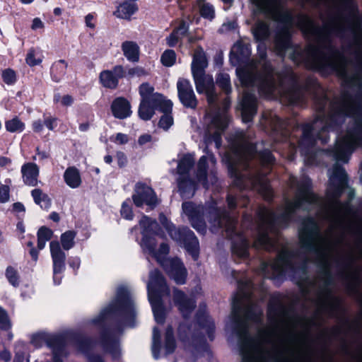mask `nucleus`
<instances>
[{"label": "nucleus", "mask_w": 362, "mask_h": 362, "mask_svg": "<svg viewBox=\"0 0 362 362\" xmlns=\"http://www.w3.org/2000/svg\"><path fill=\"white\" fill-rule=\"evenodd\" d=\"M257 8L274 21L283 24L275 39L277 54L288 55L293 61L304 62L311 69L327 74L334 72L344 84L356 90L353 96L344 91L340 98L330 102L327 95L316 100L315 119L303 127L298 147H312L317 140L326 143L329 132L342 122L349 127L338 136L331 151L334 159H349L352 153L362 147V13L351 9L346 16L327 22L322 27L315 25L308 16L300 18L302 31L313 40L303 51L291 44L289 29L293 21L284 9L282 0H252Z\"/></svg>", "instance_id": "f257e3e1"}, {"label": "nucleus", "mask_w": 362, "mask_h": 362, "mask_svg": "<svg viewBox=\"0 0 362 362\" xmlns=\"http://www.w3.org/2000/svg\"><path fill=\"white\" fill-rule=\"evenodd\" d=\"M240 302L235 303L233 317L240 339L243 362H291L282 355L288 346L290 331L281 329L279 319L272 325L259 329L252 339L248 334L250 322L259 325L262 310L251 299L253 284L250 280L238 282Z\"/></svg>", "instance_id": "f03ea898"}, {"label": "nucleus", "mask_w": 362, "mask_h": 362, "mask_svg": "<svg viewBox=\"0 0 362 362\" xmlns=\"http://www.w3.org/2000/svg\"><path fill=\"white\" fill-rule=\"evenodd\" d=\"M259 60L251 61L244 66L250 55V47L242 42H236L232 47L230 62L238 65L236 74L245 88H256L261 95L269 98H279L281 103L288 105H302L305 100L304 90L293 85L288 90L283 87L284 80L273 71L270 64L266 60L265 47L262 46Z\"/></svg>", "instance_id": "7ed1b4c3"}, {"label": "nucleus", "mask_w": 362, "mask_h": 362, "mask_svg": "<svg viewBox=\"0 0 362 362\" xmlns=\"http://www.w3.org/2000/svg\"><path fill=\"white\" fill-rule=\"evenodd\" d=\"M257 158L262 165H269L274 161L271 152L265 150L256 151V147L242 132H238L231 144V148L226 152L223 158L228 165V170L234 177V184L239 188L252 187L261 194L267 200L272 197V190L268 180L261 175H255L250 171L248 161Z\"/></svg>", "instance_id": "20e7f679"}, {"label": "nucleus", "mask_w": 362, "mask_h": 362, "mask_svg": "<svg viewBox=\"0 0 362 362\" xmlns=\"http://www.w3.org/2000/svg\"><path fill=\"white\" fill-rule=\"evenodd\" d=\"M139 224L143 229V239L141 245L144 251L155 258L177 284H184L187 271L180 259H166L169 252L168 245L165 243H161L158 250H156V240L154 235H159V228L156 221L147 216H143Z\"/></svg>", "instance_id": "39448f33"}, {"label": "nucleus", "mask_w": 362, "mask_h": 362, "mask_svg": "<svg viewBox=\"0 0 362 362\" xmlns=\"http://www.w3.org/2000/svg\"><path fill=\"white\" fill-rule=\"evenodd\" d=\"M209 214L212 226L224 228L227 236L232 240L233 252L241 258L247 257L249 243L245 237L236 230L234 216L221 211L216 203L211 207Z\"/></svg>", "instance_id": "423d86ee"}, {"label": "nucleus", "mask_w": 362, "mask_h": 362, "mask_svg": "<svg viewBox=\"0 0 362 362\" xmlns=\"http://www.w3.org/2000/svg\"><path fill=\"white\" fill-rule=\"evenodd\" d=\"M147 289L148 300L152 307L155 320L158 323H163L165 314L161 298L168 296L170 291L166 286L163 277L158 270L155 269L150 272Z\"/></svg>", "instance_id": "0eeeda50"}, {"label": "nucleus", "mask_w": 362, "mask_h": 362, "mask_svg": "<svg viewBox=\"0 0 362 362\" xmlns=\"http://www.w3.org/2000/svg\"><path fill=\"white\" fill-rule=\"evenodd\" d=\"M159 221L166 229L170 236L180 244L196 258L199 242L194 233L188 228L176 229L163 214L160 215Z\"/></svg>", "instance_id": "6e6552de"}, {"label": "nucleus", "mask_w": 362, "mask_h": 362, "mask_svg": "<svg viewBox=\"0 0 362 362\" xmlns=\"http://www.w3.org/2000/svg\"><path fill=\"white\" fill-rule=\"evenodd\" d=\"M228 116L225 110L207 112L204 122L206 125V136L209 140L215 142L216 148L221 144V135L228 123Z\"/></svg>", "instance_id": "1a4fd4ad"}, {"label": "nucleus", "mask_w": 362, "mask_h": 362, "mask_svg": "<svg viewBox=\"0 0 362 362\" xmlns=\"http://www.w3.org/2000/svg\"><path fill=\"white\" fill-rule=\"evenodd\" d=\"M134 302L126 287L118 288L116 300L107 308L104 309L98 317L93 320V323L99 325L105 320L107 315L117 310L131 313L134 310Z\"/></svg>", "instance_id": "9d476101"}, {"label": "nucleus", "mask_w": 362, "mask_h": 362, "mask_svg": "<svg viewBox=\"0 0 362 362\" xmlns=\"http://www.w3.org/2000/svg\"><path fill=\"white\" fill-rule=\"evenodd\" d=\"M194 163L192 155L187 154L183 156L177 165V173L180 175L178 178V187L182 197L189 198L194 195L196 183L188 178L187 173Z\"/></svg>", "instance_id": "9b49d317"}, {"label": "nucleus", "mask_w": 362, "mask_h": 362, "mask_svg": "<svg viewBox=\"0 0 362 362\" xmlns=\"http://www.w3.org/2000/svg\"><path fill=\"white\" fill-rule=\"evenodd\" d=\"M132 199L134 204L138 207L146 205L149 209H153L158 204L154 191L150 187L142 183L136 185Z\"/></svg>", "instance_id": "f8f14e48"}, {"label": "nucleus", "mask_w": 362, "mask_h": 362, "mask_svg": "<svg viewBox=\"0 0 362 362\" xmlns=\"http://www.w3.org/2000/svg\"><path fill=\"white\" fill-rule=\"evenodd\" d=\"M182 210L192 227L199 233H204L206 224L203 220V207L192 202H185L182 204Z\"/></svg>", "instance_id": "ddd939ff"}, {"label": "nucleus", "mask_w": 362, "mask_h": 362, "mask_svg": "<svg viewBox=\"0 0 362 362\" xmlns=\"http://www.w3.org/2000/svg\"><path fill=\"white\" fill-rule=\"evenodd\" d=\"M193 78L197 92L199 93H205L209 104L212 105L217 98L212 76L205 75L203 73L202 74L193 76Z\"/></svg>", "instance_id": "4468645a"}, {"label": "nucleus", "mask_w": 362, "mask_h": 362, "mask_svg": "<svg viewBox=\"0 0 362 362\" xmlns=\"http://www.w3.org/2000/svg\"><path fill=\"white\" fill-rule=\"evenodd\" d=\"M177 89L179 99L185 107L192 109L197 107V99L189 80L179 78L177 82Z\"/></svg>", "instance_id": "2eb2a0df"}, {"label": "nucleus", "mask_w": 362, "mask_h": 362, "mask_svg": "<svg viewBox=\"0 0 362 362\" xmlns=\"http://www.w3.org/2000/svg\"><path fill=\"white\" fill-rule=\"evenodd\" d=\"M139 94L141 97V102H152L153 105H163L165 110H169L173 106L172 103L165 100L161 94L154 93V88L147 83L139 86Z\"/></svg>", "instance_id": "dca6fc26"}, {"label": "nucleus", "mask_w": 362, "mask_h": 362, "mask_svg": "<svg viewBox=\"0 0 362 362\" xmlns=\"http://www.w3.org/2000/svg\"><path fill=\"white\" fill-rule=\"evenodd\" d=\"M125 76V71L122 66H115L112 70H105L100 74V81L107 88L115 89L118 85L119 78Z\"/></svg>", "instance_id": "f3484780"}, {"label": "nucleus", "mask_w": 362, "mask_h": 362, "mask_svg": "<svg viewBox=\"0 0 362 362\" xmlns=\"http://www.w3.org/2000/svg\"><path fill=\"white\" fill-rule=\"evenodd\" d=\"M257 111V99L252 93L245 90L241 102V114L244 122L252 120Z\"/></svg>", "instance_id": "a211bd4d"}, {"label": "nucleus", "mask_w": 362, "mask_h": 362, "mask_svg": "<svg viewBox=\"0 0 362 362\" xmlns=\"http://www.w3.org/2000/svg\"><path fill=\"white\" fill-rule=\"evenodd\" d=\"M173 300L185 317L194 308V301L187 299L185 293L177 289L173 291Z\"/></svg>", "instance_id": "6ab92c4d"}, {"label": "nucleus", "mask_w": 362, "mask_h": 362, "mask_svg": "<svg viewBox=\"0 0 362 362\" xmlns=\"http://www.w3.org/2000/svg\"><path fill=\"white\" fill-rule=\"evenodd\" d=\"M137 11L138 6L135 1L132 0H125L117 6L113 15L118 18L129 21L131 20L132 16Z\"/></svg>", "instance_id": "aec40b11"}, {"label": "nucleus", "mask_w": 362, "mask_h": 362, "mask_svg": "<svg viewBox=\"0 0 362 362\" xmlns=\"http://www.w3.org/2000/svg\"><path fill=\"white\" fill-rule=\"evenodd\" d=\"M113 115L118 119H124L132 114L131 106L129 102L123 98H116L111 105Z\"/></svg>", "instance_id": "412c9836"}, {"label": "nucleus", "mask_w": 362, "mask_h": 362, "mask_svg": "<svg viewBox=\"0 0 362 362\" xmlns=\"http://www.w3.org/2000/svg\"><path fill=\"white\" fill-rule=\"evenodd\" d=\"M23 181L26 185L35 186L37 183L39 168L34 163H27L21 168Z\"/></svg>", "instance_id": "4be33fe9"}, {"label": "nucleus", "mask_w": 362, "mask_h": 362, "mask_svg": "<svg viewBox=\"0 0 362 362\" xmlns=\"http://www.w3.org/2000/svg\"><path fill=\"white\" fill-rule=\"evenodd\" d=\"M207 64L208 63L204 50L202 48H197L194 52L192 63V76L202 74Z\"/></svg>", "instance_id": "5701e85b"}, {"label": "nucleus", "mask_w": 362, "mask_h": 362, "mask_svg": "<svg viewBox=\"0 0 362 362\" xmlns=\"http://www.w3.org/2000/svg\"><path fill=\"white\" fill-rule=\"evenodd\" d=\"M207 160H209L211 164L216 163V159L212 154L207 156H203L199 160L197 165V170L196 173V177L197 182L202 184L205 187H208L206 182V164Z\"/></svg>", "instance_id": "b1692460"}, {"label": "nucleus", "mask_w": 362, "mask_h": 362, "mask_svg": "<svg viewBox=\"0 0 362 362\" xmlns=\"http://www.w3.org/2000/svg\"><path fill=\"white\" fill-rule=\"evenodd\" d=\"M66 184L71 188L75 189L81 185V177L78 170L75 167H69L64 173Z\"/></svg>", "instance_id": "393cba45"}, {"label": "nucleus", "mask_w": 362, "mask_h": 362, "mask_svg": "<svg viewBox=\"0 0 362 362\" xmlns=\"http://www.w3.org/2000/svg\"><path fill=\"white\" fill-rule=\"evenodd\" d=\"M188 30V26L184 21H181L180 25L176 27L169 37L166 38V42L168 46H175L182 38L186 35Z\"/></svg>", "instance_id": "a878e982"}, {"label": "nucleus", "mask_w": 362, "mask_h": 362, "mask_svg": "<svg viewBox=\"0 0 362 362\" xmlns=\"http://www.w3.org/2000/svg\"><path fill=\"white\" fill-rule=\"evenodd\" d=\"M122 49L124 57L130 62H137L139 58V47L132 41H126L122 44Z\"/></svg>", "instance_id": "bb28decb"}, {"label": "nucleus", "mask_w": 362, "mask_h": 362, "mask_svg": "<svg viewBox=\"0 0 362 362\" xmlns=\"http://www.w3.org/2000/svg\"><path fill=\"white\" fill-rule=\"evenodd\" d=\"M156 108L160 109L161 111H166L164 110L163 105H153L152 102H141L139 108V115L144 120H149L153 115L154 110Z\"/></svg>", "instance_id": "cd10ccee"}, {"label": "nucleus", "mask_w": 362, "mask_h": 362, "mask_svg": "<svg viewBox=\"0 0 362 362\" xmlns=\"http://www.w3.org/2000/svg\"><path fill=\"white\" fill-rule=\"evenodd\" d=\"M252 33L257 40H264L269 35V25L264 21H257L252 29Z\"/></svg>", "instance_id": "c85d7f7f"}, {"label": "nucleus", "mask_w": 362, "mask_h": 362, "mask_svg": "<svg viewBox=\"0 0 362 362\" xmlns=\"http://www.w3.org/2000/svg\"><path fill=\"white\" fill-rule=\"evenodd\" d=\"M197 5L199 9V13L201 16L209 20H212L215 16V11L214 6L206 2L204 0H199L197 1Z\"/></svg>", "instance_id": "c756f323"}, {"label": "nucleus", "mask_w": 362, "mask_h": 362, "mask_svg": "<svg viewBox=\"0 0 362 362\" xmlns=\"http://www.w3.org/2000/svg\"><path fill=\"white\" fill-rule=\"evenodd\" d=\"M52 236V231L46 228L42 227L37 232V247L39 250H42L46 243L51 239Z\"/></svg>", "instance_id": "7c9ffc66"}, {"label": "nucleus", "mask_w": 362, "mask_h": 362, "mask_svg": "<svg viewBox=\"0 0 362 362\" xmlns=\"http://www.w3.org/2000/svg\"><path fill=\"white\" fill-rule=\"evenodd\" d=\"M32 196L36 204L40 205L42 209H48L50 206V200L47 196L40 189H35L32 191Z\"/></svg>", "instance_id": "2f4dec72"}, {"label": "nucleus", "mask_w": 362, "mask_h": 362, "mask_svg": "<svg viewBox=\"0 0 362 362\" xmlns=\"http://www.w3.org/2000/svg\"><path fill=\"white\" fill-rule=\"evenodd\" d=\"M216 83L226 93L231 91L230 76L226 73H220L216 78Z\"/></svg>", "instance_id": "473e14b6"}, {"label": "nucleus", "mask_w": 362, "mask_h": 362, "mask_svg": "<svg viewBox=\"0 0 362 362\" xmlns=\"http://www.w3.org/2000/svg\"><path fill=\"white\" fill-rule=\"evenodd\" d=\"M6 129L10 132H21L25 129V124L15 117L6 122Z\"/></svg>", "instance_id": "72a5a7b5"}, {"label": "nucleus", "mask_w": 362, "mask_h": 362, "mask_svg": "<svg viewBox=\"0 0 362 362\" xmlns=\"http://www.w3.org/2000/svg\"><path fill=\"white\" fill-rule=\"evenodd\" d=\"M49 247L52 261L65 260V253L62 250L59 242L52 241L49 244Z\"/></svg>", "instance_id": "f704fd0d"}, {"label": "nucleus", "mask_w": 362, "mask_h": 362, "mask_svg": "<svg viewBox=\"0 0 362 362\" xmlns=\"http://www.w3.org/2000/svg\"><path fill=\"white\" fill-rule=\"evenodd\" d=\"M52 336L44 332L37 333L34 334L32 337L31 342L35 346H41L43 344L51 346L50 340Z\"/></svg>", "instance_id": "c9c22d12"}, {"label": "nucleus", "mask_w": 362, "mask_h": 362, "mask_svg": "<svg viewBox=\"0 0 362 362\" xmlns=\"http://www.w3.org/2000/svg\"><path fill=\"white\" fill-rule=\"evenodd\" d=\"M160 349V331L154 327L153 330V343H152V354L154 358H159V351Z\"/></svg>", "instance_id": "e433bc0d"}, {"label": "nucleus", "mask_w": 362, "mask_h": 362, "mask_svg": "<svg viewBox=\"0 0 362 362\" xmlns=\"http://www.w3.org/2000/svg\"><path fill=\"white\" fill-rule=\"evenodd\" d=\"M76 233L72 230H68L61 235V243L64 250L71 249L74 245Z\"/></svg>", "instance_id": "4c0bfd02"}, {"label": "nucleus", "mask_w": 362, "mask_h": 362, "mask_svg": "<svg viewBox=\"0 0 362 362\" xmlns=\"http://www.w3.org/2000/svg\"><path fill=\"white\" fill-rule=\"evenodd\" d=\"M25 62L30 66H34L40 64L42 62V59L39 53L37 52L35 49L31 48L28 51Z\"/></svg>", "instance_id": "58836bf2"}, {"label": "nucleus", "mask_w": 362, "mask_h": 362, "mask_svg": "<svg viewBox=\"0 0 362 362\" xmlns=\"http://www.w3.org/2000/svg\"><path fill=\"white\" fill-rule=\"evenodd\" d=\"M176 60L175 52L172 49L165 50L160 58L162 64L165 66H172Z\"/></svg>", "instance_id": "ea45409f"}, {"label": "nucleus", "mask_w": 362, "mask_h": 362, "mask_svg": "<svg viewBox=\"0 0 362 362\" xmlns=\"http://www.w3.org/2000/svg\"><path fill=\"white\" fill-rule=\"evenodd\" d=\"M171 109L172 107L168 111H163L164 114L159 121V127L164 130H168L173 124V119L170 115Z\"/></svg>", "instance_id": "a19ab883"}, {"label": "nucleus", "mask_w": 362, "mask_h": 362, "mask_svg": "<svg viewBox=\"0 0 362 362\" xmlns=\"http://www.w3.org/2000/svg\"><path fill=\"white\" fill-rule=\"evenodd\" d=\"M165 348L168 354L172 353L175 348V342L173 336V330L171 327H168L165 332Z\"/></svg>", "instance_id": "79ce46f5"}, {"label": "nucleus", "mask_w": 362, "mask_h": 362, "mask_svg": "<svg viewBox=\"0 0 362 362\" xmlns=\"http://www.w3.org/2000/svg\"><path fill=\"white\" fill-rule=\"evenodd\" d=\"M6 276L9 283L13 286H18L19 276L17 270L13 267H8L6 270Z\"/></svg>", "instance_id": "37998d69"}, {"label": "nucleus", "mask_w": 362, "mask_h": 362, "mask_svg": "<svg viewBox=\"0 0 362 362\" xmlns=\"http://www.w3.org/2000/svg\"><path fill=\"white\" fill-rule=\"evenodd\" d=\"M268 119V122L273 127L274 131L279 132L282 131L284 129L286 128L287 124L285 122L282 121L279 117L276 115H273L271 114L270 118H267Z\"/></svg>", "instance_id": "c03bdc74"}, {"label": "nucleus", "mask_w": 362, "mask_h": 362, "mask_svg": "<svg viewBox=\"0 0 362 362\" xmlns=\"http://www.w3.org/2000/svg\"><path fill=\"white\" fill-rule=\"evenodd\" d=\"M65 268V260H54L53 261V271H54V281L56 284H60V279L57 281V275L62 273Z\"/></svg>", "instance_id": "a18cd8bd"}, {"label": "nucleus", "mask_w": 362, "mask_h": 362, "mask_svg": "<svg viewBox=\"0 0 362 362\" xmlns=\"http://www.w3.org/2000/svg\"><path fill=\"white\" fill-rule=\"evenodd\" d=\"M2 78L6 83L13 84L16 80V73L11 69H5L2 72Z\"/></svg>", "instance_id": "49530a36"}, {"label": "nucleus", "mask_w": 362, "mask_h": 362, "mask_svg": "<svg viewBox=\"0 0 362 362\" xmlns=\"http://www.w3.org/2000/svg\"><path fill=\"white\" fill-rule=\"evenodd\" d=\"M11 322L5 310L0 307V328L8 329L11 327Z\"/></svg>", "instance_id": "de8ad7c7"}, {"label": "nucleus", "mask_w": 362, "mask_h": 362, "mask_svg": "<svg viewBox=\"0 0 362 362\" xmlns=\"http://www.w3.org/2000/svg\"><path fill=\"white\" fill-rule=\"evenodd\" d=\"M54 100L57 103H60L64 106H70L74 102V98L69 95H64L63 96L56 95Z\"/></svg>", "instance_id": "09e8293b"}, {"label": "nucleus", "mask_w": 362, "mask_h": 362, "mask_svg": "<svg viewBox=\"0 0 362 362\" xmlns=\"http://www.w3.org/2000/svg\"><path fill=\"white\" fill-rule=\"evenodd\" d=\"M121 214L126 219L132 220L133 218L134 215L132 208L126 202L123 203L122 206Z\"/></svg>", "instance_id": "8fccbe9b"}, {"label": "nucleus", "mask_w": 362, "mask_h": 362, "mask_svg": "<svg viewBox=\"0 0 362 362\" xmlns=\"http://www.w3.org/2000/svg\"><path fill=\"white\" fill-rule=\"evenodd\" d=\"M105 348L107 351L112 353L114 356H116L118 351V344L115 341H104Z\"/></svg>", "instance_id": "3c124183"}, {"label": "nucleus", "mask_w": 362, "mask_h": 362, "mask_svg": "<svg viewBox=\"0 0 362 362\" xmlns=\"http://www.w3.org/2000/svg\"><path fill=\"white\" fill-rule=\"evenodd\" d=\"M9 199V187L6 185L0 186V202L5 203Z\"/></svg>", "instance_id": "603ef678"}, {"label": "nucleus", "mask_w": 362, "mask_h": 362, "mask_svg": "<svg viewBox=\"0 0 362 362\" xmlns=\"http://www.w3.org/2000/svg\"><path fill=\"white\" fill-rule=\"evenodd\" d=\"M112 141L117 144H125L129 141V137L127 134L122 133L117 134L114 137H112Z\"/></svg>", "instance_id": "864d4df0"}, {"label": "nucleus", "mask_w": 362, "mask_h": 362, "mask_svg": "<svg viewBox=\"0 0 362 362\" xmlns=\"http://www.w3.org/2000/svg\"><path fill=\"white\" fill-rule=\"evenodd\" d=\"M30 28L33 30H43L45 23L40 18H35L32 21Z\"/></svg>", "instance_id": "5fc2aeb1"}, {"label": "nucleus", "mask_w": 362, "mask_h": 362, "mask_svg": "<svg viewBox=\"0 0 362 362\" xmlns=\"http://www.w3.org/2000/svg\"><path fill=\"white\" fill-rule=\"evenodd\" d=\"M44 122L49 130H53L57 126V119L54 117H47L45 119Z\"/></svg>", "instance_id": "6e6d98bb"}, {"label": "nucleus", "mask_w": 362, "mask_h": 362, "mask_svg": "<svg viewBox=\"0 0 362 362\" xmlns=\"http://www.w3.org/2000/svg\"><path fill=\"white\" fill-rule=\"evenodd\" d=\"M95 16L93 13H89L85 17V23L87 27L92 29L95 28Z\"/></svg>", "instance_id": "4d7b16f0"}, {"label": "nucleus", "mask_w": 362, "mask_h": 362, "mask_svg": "<svg viewBox=\"0 0 362 362\" xmlns=\"http://www.w3.org/2000/svg\"><path fill=\"white\" fill-rule=\"evenodd\" d=\"M117 163L119 167H123L127 163V158L125 155L122 152L117 153Z\"/></svg>", "instance_id": "13d9d810"}, {"label": "nucleus", "mask_w": 362, "mask_h": 362, "mask_svg": "<svg viewBox=\"0 0 362 362\" xmlns=\"http://www.w3.org/2000/svg\"><path fill=\"white\" fill-rule=\"evenodd\" d=\"M151 141V136L150 134H143L141 136H139L138 139V143L139 145L142 146L144 145Z\"/></svg>", "instance_id": "bf43d9fd"}, {"label": "nucleus", "mask_w": 362, "mask_h": 362, "mask_svg": "<svg viewBox=\"0 0 362 362\" xmlns=\"http://www.w3.org/2000/svg\"><path fill=\"white\" fill-rule=\"evenodd\" d=\"M324 304L325 305L326 304H332V306H337L338 305V301L337 299H334L330 294H328Z\"/></svg>", "instance_id": "052dcab7"}, {"label": "nucleus", "mask_w": 362, "mask_h": 362, "mask_svg": "<svg viewBox=\"0 0 362 362\" xmlns=\"http://www.w3.org/2000/svg\"><path fill=\"white\" fill-rule=\"evenodd\" d=\"M11 355L10 352L6 350H4L0 352V359L4 361L5 362H8L11 360Z\"/></svg>", "instance_id": "680f3d73"}, {"label": "nucleus", "mask_w": 362, "mask_h": 362, "mask_svg": "<svg viewBox=\"0 0 362 362\" xmlns=\"http://www.w3.org/2000/svg\"><path fill=\"white\" fill-rule=\"evenodd\" d=\"M33 128L35 132H40L43 129V124L40 120H37L33 122Z\"/></svg>", "instance_id": "e2e57ef3"}, {"label": "nucleus", "mask_w": 362, "mask_h": 362, "mask_svg": "<svg viewBox=\"0 0 362 362\" xmlns=\"http://www.w3.org/2000/svg\"><path fill=\"white\" fill-rule=\"evenodd\" d=\"M11 163L10 158L4 156H0V167H7Z\"/></svg>", "instance_id": "0e129e2a"}, {"label": "nucleus", "mask_w": 362, "mask_h": 362, "mask_svg": "<svg viewBox=\"0 0 362 362\" xmlns=\"http://www.w3.org/2000/svg\"><path fill=\"white\" fill-rule=\"evenodd\" d=\"M227 202H228V208L230 209H233L236 205V200L231 195L228 196Z\"/></svg>", "instance_id": "69168bd1"}, {"label": "nucleus", "mask_w": 362, "mask_h": 362, "mask_svg": "<svg viewBox=\"0 0 362 362\" xmlns=\"http://www.w3.org/2000/svg\"><path fill=\"white\" fill-rule=\"evenodd\" d=\"M80 263H81V262H80L79 258L74 257V258L71 259L69 264H70V266L71 267H73L74 269H78L79 268Z\"/></svg>", "instance_id": "338daca9"}, {"label": "nucleus", "mask_w": 362, "mask_h": 362, "mask_svg": "<svg viewBox=\"0 0 362 362\" xmlns=\"http://www.w3.org/2000/svg\"><path fill=\"white\" fill-rule=\"evenodd\" d=\"M89 362H103L101 358L98 356H92L89 358Z\"/></svg>", "instance_id": "774afa93"}]
</instances>
